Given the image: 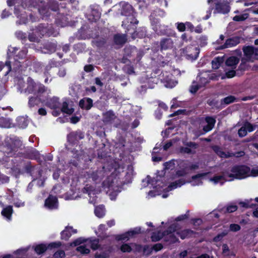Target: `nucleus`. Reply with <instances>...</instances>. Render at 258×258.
<instances>
[{
	"label": "nucleus",
	"mask_w": 258,
	"mask_h": 258,
	"mask_svg": "<svg viewBox=\"0 0 258 258\" xmlns=\"http://www.w3.org/2000/svg\"><path fill=\"white\" fill-rule=\"evenodd\" d=\"M38 83H35L33 80H31L28 83L27 90L29 93H33L35 94L36 90V87Z\"/></svg>",
	"instance_id": "2f4dec72"
},
{
	"label": "nucleus",
	"mask_w": 258,
	"mask_h": 258,
	"mask_svg": "<svg viewBox=\"0 0 258 258\" xmlns=\"http://www.w3.org/2000/svg\"><path fill=\"white\" fill-rule=\"evenodd\" d=\"M45 102V99H41L40 96H31L29 98L28 105L29 108H32L34 107L39 106L40 103L43 104Z\"/></svg>",
	"instance_id": "f3484780"
},
{
	"label": "nucleus",
	"mask_w": 258,
	"mask_h": 258,
	"mask_svg": "<svg viewBox=\"0 0 258 258\" xmlns=\"http://www.w3.org/2000/svg\"><path fill=\"white\" fill-rule=\"evenodd\" d=\"M147 35V31L146 28L140 27L139 29L136 30L135 36L136 38H142L145 37Z\"/></svg>",
	"instance_id": "7c9ffc66"
},
{
	"label": "nucleus",
	"mask_w": 258,
	"mask_h": 258,
	"mask_svg": "<svg viewBox=\"0 0 258 258\" xmlns=\"http://www.w3.org/2000/svg\"><path fill=\"white\" fill-rule=\"evenodd\" d=\"M228 171H225L222 173V175L216 176L210 179V181H213L216 184L219 182L223 184L225 181H229V178L228 176Z\"/></svg>",
	"instance_id": "aec40b11"
},
{
	"label": "nucleus",
	"mask_w": 258,
	"mask_h": 258,
	"mask_svg": "<svg viewBox=\"0 0 258 258\" xmlns=\"http://www.w3.org/2000/svg\"><path fill=\"white\" fill-rule=\"evenodd\" d=\"M165 234V231L163 233L158 232L157 233H154L151 236L152 241H157L160 240L161 239L163 238L164 239V235Z\"/></svg>",
	"instance_id": "c03bdc74"
},
{
	"label": "nucleus",
	"mask_w": 258,
	"mask_h": 258,
	"mask_svg": "<svg viewBox=\"0 0 258 258\" xmlns=\"http://www.w3.org/2000/svg\"><path fill=\"white\" fill-rule=\"evenodd\" d=\"M240 38L238 36H235L227 39L225 42L218 47L217 49L222 50L227 48L235 46L240 43Z\"/></svg>",
	"instance_id": "9b49d317"
},
{
	"label": "nucleus",
	"mask_w": 258,
	"mask_h": 258,
	"mask_svg": "<svg viewBox=\"0 0 258 258\" xmlns=\"http://www.w3.org/2000/svg\"><path fill=\"white\" fill-rule=\"evenodd\" d=\"M201 88L200 85L197 83L196 81H193L192 84L189 87V92L191 94H195Z\"/></svg>",
	"instance_id": "37998d69"
},
{
	"label": "nucleus",
	"mask_w": 258,
	"mask_h": 258,
	"mask_svg": "<svg viewBox=\"0 0 258 258\" xmlns=\"http://www.w3.org/2000/svg\"><path fill=\"white\" fill-rule=\"evenodd\" d=\"M61 111L62 112L71 115L74 111V109L73 108H69L68 103L66 101H64L62 103V107L61 108Z\"/></svg>",
	"instance_id": "c85d7f7f"
},
{
	"label": "nucleus",
	"mask_w": 258,
	"mask_h": 258,
	"mask_svg": "<svg viewBox=\"0 0 258 258\" xmlns=\"http://www.w3.org/2000/svg\"><path fill=\"white\" fill-rule=\"evenodd\" d=\"M10 119L5 117L0 118V127L2 128H11L13 126L12 125Z\"/></svg>",
	"instance_id": "cd10ccee"
},
{
	"label": "nucleus",
	"mask_w": 258,
	"mask_h": 258,
	"mask_svg": "<svg viewBox=\"0 0 258 258\" xmlns=\"http://www.w3.org/2000/svg\"><path fill=\"white\" fill-rule=\"evenodd\" d=\"M245 14L236 15L233 17V20L236 22H240L244 21L246 19V17H245Z\"/></svg>",
	"instance_id": "e2e57ef3"
},
{
	"label": "nucleus",
	"mask_w": 258,
	"mask_h": 258,
	"mask_svg": "<svg viewBox=\"0 0 258 258\" xmlns=\"http://www.w3.org/2000/svg\"><path fill=\"white\" fill-rule=\"evenodd\" d=\"M229 181L234 179H242L250 175V168L245 165L234 166L228 171Z\"/></svg>",
	"instance_id": "f03ea898"
},
{
	"label": "nucleus",
	"mask_w": 258,
	"mask_h": 258,
	"mask_svg": "<svg viewBox=\"0 0 258 258\" xmlns=\"http://www.w3.org/2000/svg\"><path fill=\"white\" fill-rule=\"evenodd\" d=\"M94 191V187L90 185L87 184L83 188V192L88 193L89 195Z\"/></svg>",
	"instance_id": "680f3d73"
},
{
	"label": "nucleus",
	"mask_w": 258,
	"mask_h": 258,
	"mask_svg": "<svg viewBox=\"0 0 258 258\" xmlns=\"http://www.w3.org/2000/svg\"><path fill=\"white\" fill-rule=\"evenodd\" d=\"M186 112L187 111L186 109H179L176 111L174 112V113L170 114L169 115V117H173L175 115H178L180 114H185Z\"/></svg>",
	"instance_id": "0e129e2a"
},
{
	"label": "nucleus",
	"mask_w": 258,
	"mask_h": 258,
	"mask_svg": "<svg viewBox=\"0 0 258 258\" xmlns=\"http://www.w3.org/2000/svg\"><path fill=\"white\" fill-rule=\"evenodd\" d=\"M47 88L44 85L38 83L35 95L40 97L41 94L45 92Z\"/></svg>",
	"instance_id": "ea45409f"
},
{
	"label": "nucleus",
	"mask_w": 258,
	"mask_h": 258,
	"mask_svg": "<svg viewBox=\"0 0 258 258\" xmlns=\"http://www.w3.org/2000/svg\"><path fill=\"white\" fill-rule=\"evenodd\" d=\"M164 169L165 170L170 169L173 170L174 168L175 165L173 161H170L168 162H166L164 163Z\"/></svg>",
	"instance_id": "6e6d98bb"
},
{
	"label": "nucleus",
	"mask_w": 258,
	"mask_h": 258,
	"mask_svg": "<svg viewBox=\"0 0 258 258\" xmlns=\"http://www.w3.org/2000/svg\"><path fill=\"white\" fill-rule=\"evenodd\" d=\"M17 123L20 128L24 129L28 125V121L23 117H19L17 119Z\"/></svg>",
	"instance_id": "c756f323"
},
{
	"label": "nucleus",
	"mask_w": 258,
	"mask_h": 258,
	"mask_svg": "<svg viewBox=\"0 0 258 258\" xmlns=\"http://www.w3.org/2000/svg\"><path fill=\"white\" fill-rule=\"evenodd\" d=\"M185 182L182 179H180L178 181L173 182L168 186V187L167 188V191H168L177 187H180Z\"/></svg>",
	"instance_id": "473e14b6"
},
{
	"label": "nucleus",
	"mask_w": 258,
	"mask_h": 258,
	"mask_svg": "<svg viewBox=\"0 0 258 258\" xmlns=\"http://www.w3.org/2000/svg\"><path fill=\"white\" fill-rule=\"evenodd\" d=\"M83 243H86V245L90 247L93 250H96L99 248L100 245L99 244V240L98 239H85L83 238H79L70 243V246H77Z\"/></svg>",
	"instance_id": "0eeeda50"
},
{
	"label": "nucleus",
	"mask_w": 258,
	"mask_h": 258,
	"mask_svg": "<svg viewBox=\"0 0 258 258\" xmlns=\"http://www.w3.org/2000/svg\"><path fill=\"white\" fill-rule=\"evenodd\" d=\"M120 249L123 252H130L132 250V248L129 245L127 244H124L122 245V246L120 247Z\"/></svg>",
	"instance_id": "338daca9"
},
{
	"label": "nucleus",
	"mask_w": 258,
	"mask_h": 258,
	"mask_svg": "<svg viewBox=\"0 0 258 258\" xmlns=\"http://www.w3.org/2000/svg\"><path fill=\"white\" fill-rule=\"evenodd\" d=\"M180 50L182 56L191 61L197 59L200 52L199 47L194 45H188Z\"/></svg>",
	"instance_id": "20e7f679"
},
{
	"label": "nucleus",
	"mask_w": 258,
	"mask_h": 258,
	"mask_svg": "<svg viewBox=\"0 0 258 258\" xmlns=\"http://www.w3.org/2000/svg\"><path fill=\"white\" fill-rule=\"evenodd\" d=\"M216 0H207V3L210 5L208 10L206 12V15L203 18L204 20H208L210 18L213 10H214V5L213 3ZM217 2L215 3V9L214 14H228L231 9L229 3L226 0H216Z\"/></svg>",
	"instance_id": "f257e3e1"
},
{
	"label": "nucleus",
	"mask_w": 258,
	"mask_h": 258,
	"mask_svg": "<svg viewBox=\"0 0 258 258\" xmlns=\"http://www.w3.org/2000/svg\"><path fill=\"white\" fill-rule=\"evenodd\" d=\"M55 258H63L65 256V252L62 250L56 251L53 255Z\"/></svg>",
	"instance_id": "13d9d810"
},
{
	"label": "nucleus",
	"mask_w": 258,
	"mask_h": 258,
	"mask_svg": "<svg viewBox=\"0 0 258 258\" xmlns=\"http://www.w3.org/2000/svg\"><path fill=\"white\" fill-rule=\"evenodd\" d=\"M105 176V172L104 168L99 170H97L95 172H93L90 177L94 181L99 182Z\"/></svg>",
	"instance_id": "412c9836"
},
{
	"label": "nucleus",
	"mask_w": 258,
	"mask_h": 258,
	"mask_svg": "<svg viewBox=\"0 0 258 258\" xmlns=\"http://www.w3.org/2000/svg\"><path fill=\"white\" fill-rule=\"evenodd\" d=\"M239 59L235 56H231L227 59L225 63L227 66L233 67L238 64Z\"/></svg>",
	"instance_id": "e433bc0d"
},
{
	"label": "nucleus",
	"mask_w": 258,
	"mask_h": 258,
	"mask_svg": "<svg viewBox=\"0 0 258 258\" xmlns=\"http://www.w3.org/2000/svg\"><path fill=\"white\" fill-rule=\"evenodd\" d=\"M13 213V208L11 206H9L4 208L2 211V215L7 218L9 220L11 219V215Z\"/></svg>",
	"instance_id": "bb28decb"
},
{
	"label": "nucleus",
	"mask_w": 258,
	"mask_h": 258,
	"mask_svg": "<svg viewBox=\"0 0 258 258\" xmlns=\"http://www.w3.org/2000/svg\"><path fill=\"white\" fill-rule=\"evenodd\" d=\"M43 104L51 109L59 108L60 105L59 98L55 96L45 99V102Z\"/></svg>",
	"instance_id": "2eb2a0df"
},
{
	"label": "nucleus",
	"mask_w": 258,
	"mask_h": 258,
	"mask_svg": "<svg viewBox=\"0 0 258 258\" xmlns=\"http://www.w3.org/2000/svg\"><path fill=\"white\" fill-rule=\"evenodd\" d=\"M176 230V226L173 224L170 226L168 229L165 231L164 241L169 243H174L178 240V238L175 235Z\"/></svg>",
	"instance_id": "9d476101"
},
{
	"label": "nucleus",
	"mask_w": 258,
	"mask_h": 258,
	"mask_svg": "<svg viewBox=\"0 0 258 258\" xmlns=\"http://www.w3.org/2000/svg\"><path fill=\"white\" fill-rule=\"evenodd\" d=\"M45 206L49 209H56L57 207V200L55 197L49 196L45 202Z\"/></svg>",
	"instance_id": "6ab92c4d"
},
{
	"label": "nucleus",
	"mask_w": 258,
	"mask_h": 258,
	"mask_svg": "<svg viewBox=\"0 0 258 258\" xmlns=\"http://www.w3.org/2000/svg\"><path fill=\"white\" fill-rule=\"evenodd\" d=\"M7 142L8 143V144L6 145L5 147L6 150L5 151L8 154L17 151L22 146V142L18 139H10L7 140Z\"/></svg>",
	"instance_id": "6e6552de"
},
{
	"label": "nucleus",
	"mask_w": 258,
	"mask_h": 258,
	"mask_svg": "<svg viewBox=\"0 0 258 258\" xmlns=\"http://www.w3.org/2000/svg\"><path fill=\"white\" fill-rule=\"evenodd\" d=\"M223 58L220 57H215L212 61V67L213 69H218L223 63Z\"/></svg>",
	"instance_id": "4c0bfd02"
},
{
	"label": "nucleus",
	"mask_w": 258,
	"mask_h": 258,
	"mask_svg": "<svg viewBox=\"0 0 258 258\" xmlns=\"http://www.w3.org/2000/svg\"><path fill=\"white\" fill-rule=\"evenodd\" d=\"M133 12V8L130 5H126L122 8V14L127 17L130 16Z\"/></svg>",
	"instance_id": "58836bf2"
},
{
	"label": "nucleus",
	"mask_w": 258,
	"mask_h": 258,
	"mask_svg": "<svg viewBox=\"0 0 258 258\" xmlns=\"http://www.w3.org/2000/svg\"><path fill=\"white\" fill-rule=\"evenodd\" d=\"M36 30L40 38L43 36L56 37L58 34L52 24L41 23L37 26Z\"/></svg>",
	"instance_id": "7ed1b4c3"
},
{
	"label": "nucleus",
	"mask_w": 258,
	"mask_h": 258,
	"mask_svg": "<svg viewBox=\"0 0 258 258\" xmlns=\"http://www.w3.org/2000/svg\"><path fill=\"white\" fill-rule=\"evenodd\" d=\"M193 233V232L189 229L182 230L180 232H176V234L180 237L181 239L190 237Z\"/></svg>",
	"instance_id": "f704fd0d"
},
{
	"label": "nucleus",
	"mask_w": 258,
	"mask_h": 258,
	"mask_svg": "<svg viewBox=\"0 0 258 258\" xmlns=\"http://www.w3.org/2000/svg\"><path fill=\"white\" fill-rule=\"evenodd\" d=\"M214 78L213 77H210L209 75H207V77H201L199 80V84L202 87H204L206 85L209 83L211 80H213Z\"/></svg>",
	"instance_id": "c9c22d12"
},
{
	"label": "nucleus",
	"mask_w": 258,
	"mask_h": 258,
	"mask_svg": "<svg viewBox=\"0 0 258 258\" xmlns=\"http://www.w3.org/2000/svg\"><path fill=\"white\" fill-rule=\"evenodd\" d=\"M50 10L58 13L59 4L56 1L49 0L45 6L39 9V12L43 16L49 17L50 15Z\"/></svg>",
	"instance_id": "423d86ee"
},
{
	"label": "nucleus",
	"mask_w": 258,
	"mask_h": 258,
	"mask_svg": "<svg viewBox=\"0 0 258 258\" xmlns=\"http://www.w3.org/2000/svg\"><path fill=\"white\" fill-rule=\"evenodd\" d=\"M51 69V67L47 66L43 73V76L45 78H49L51 76L50 70Z\"/></svg>",
	"instance_id": "774afa93"
},
{
	"label": "nucleus",
	"mask_w": 258,
	"mask_h": 258,
	"mask_svg": "<svg viewBox=\"0 0 258 258\" xmlns=\"http://www.w3.org/2000/svg\"><path fill=\"white\" fill-rule=\"evenodd\" d=\"M123 69L129 75L135 73L134 68L132 65H126Z\"/></svg>",
	"instance_id": "603ef678"
},
{
	"label": "nucleus",
	"mask_w": 258,
	"mask_h": 258,
	"mask_svg": "<svg viewBox=\"0 0 258 258\" xmlns=\"http://www.w3.org/2000/svg\"><path fill=\"white\" fill-rule=\"evenodd\" d=\"M130 19L132 20L130 21V24L128 25L125 32L127 34L131 35L133 39H135L136 36L135 35L136 30L137 29L136 25L138 24L139 21L133 16Z\"/></svg>",
	"instance_id": "ddd939ff"
},
{
	"label": "nucleus",
	"mask_w": 258,
	"mask_h": 258,
	"mask_svg": "<svg viewBox=\"0 0 258 258\" xmlns=\"http://www.w3.org/2000/svg\"><path fill=\"white\" fill-rule=\"evenodd\" d=\"M174 42L173 40L168 37L163 38L160 41V50L161 51L171 49L173 48Z\"/></svg>",
	"instance_id": "4468645a"
},
{
	"label": "nucleus",
	"mask_w": 258,
	"mask_h": 258,
	"mask_svg": "<svg viewBox=\"0 0 258 258\" xmlns=\"http://www.w3.org/2000/svg\"><path fill=\"white\" fill-rule=\"evenodd\" d=\"M241 227L237 224H231L229 226V230L232 232H237L240 230Z\"/></svg>",
	"instance_id": "864d4df0"
},
{
	"label": "nucleus",
	"mask_w": 258,
	"mask_h": 258,
	"mask_svg": "<svg viewBox=\"0 0 258 258\" xmlns=\"http://www.w3.org/2000/svg\"><path fill=\"white\" fill-rule=\"evenodd\" d=\"M208 37L205 35L201 36L198 39V41L201 47H204L207 44Z\"/></svg>",
	"instance_id": "09e8293b"
},
{
	"label": "nucleus",
	"mask_w": 258,
	"mask_h": 258,
	"mask_svg": "<svg viewBox=\"0 0 258 258\" xmlns=\"http://www.w3.org/2000/svg\"><path fill=\"white\" fill-rule=\"evenodd\" d=\"M228 234V232L227 231H224L221 233H219V234H218L216 236H215L214 238V241H215V242H218V241H221L223 238L226 235H227Z\"/></svg>",
	"instance_id": "3c124183"
},
{
	"label": "nucleus",
	"mask_w": 258,
	"mask_h": 258,
	"mask_svg": "<svg viewBox=\"0 0 258 258\" xmlns=\"http://www.w3.org/2000/svg\"><path fill=\"white\" fill-rule=\"evenodd\" d=\"M180 152L181 153H186V154H195L196 151L195 150H192L191 149L185 147H181L180 148Z\"/></svg>",
	"instance_id": "8fccbe9b"
},
{
	"label": "nucleus",
	"mask_w": 258,
	"mask_h": 258,
	"mask_svg": "<svg viewBox=\"0 0 258 258\" xmlns=\"http://www.w3.org/2000/svg\"><path fill=\"white\" fill-rule=\"evenodd\" d=\"M86 243L85 244L80 245L76 248V250L82 254H87L90 253V250L87 247Z\"/></svg>",
	"instance_id": "79ce46f5"
},
{
	"label": "nucleus",
	"mask_w": 258,
	"mask_h": 258,
	"mask_svg": "<svg viewBox=\"0 0 258 258\" xmlns=\"http://www.w3.org/2000/svg\"><path fill=\"white\" fill-rule=\"evenodd\" d=\"M239 129H253L252 125L248 121H243L242 126Z\"/></svg>",
	"instance_id": "052dcab7"
},
{
	"label": "nucleus",
	"mask_w": 258,
	"mask_h": 258,
	"mask_svg": "<svg viewBox=\"0 0 258 258\" xmlns=\"http://www.w3.org/2000/svg\"><path fill=\"white\" fill-rule=\"evenodd\" d=\"M95 215L99 217H102L105 214V209L103 206H99L95 208Z\"/></svg>",
	"instance_id": "a18cd8bd"
},
{
	"label": "nucleus",
	"mask_w": 258,
	"mask_h": 258,
	"mask_svg": "<svg viewBox=\"0 0 258 258\" xmlns=\"http://www.w3.org/2000/svg\"><path fill=\"white\" fill-rule=\"evenodd\" d=\"M140 233H141V228L136 227L123 234L117 235L116 239L118 240H127L130 237H133L135 235L139 234Z\"/></svg>",
	"instance_id": "dca6fc26"
},
{
	"label": "nucleus",
	"mask_w": 258,
	"mask_h": 258,
	"mask_svg": "<svg viewBox=\"0 0 258 258\" xmlns=\"http://www.w3.org/2000/svg\"><path fill=\"white\" fill-rule=\"evenodd\" d=\"M101 13L98 9H93L91 11L92 21L96 22L101 17Z\"/></svg>",
	"instance_id": "72a5a7b5"
},
{
	"label": "nucleus",
	"mask_w": 258,
	"mask_h": 258,
	"mask_svg": "<svg viewBox=\"0 0 258 258\" xmlns=\"http://www.w3.org/2000/svg\"><path fill=\"white\" fill-rule=\"evenodd\" d=\"M72 233H77L76 230H73L72 227H66V229L61 232L62 239L67 240L71 237Z\"/></svg>",
	"instance_id": "b1692460"
},
{
	"label": "nucleus",
	"mask_w": 258,
	"mask_h": 258,
	"mask_svg": "<svg viewBox=\"0 0 258 258\" xmlns=\"http://www.w3.org/2000/svg\"><path fill=\"white\" fill-rule=\"evenodd\" d=\"M212 149L221 158H227L235 156L236 157H242L244 155V153L243 151L238 152L236 153L227 152L225 153L222 151V149L218 146H214L212 147Z\"/></svg>",
	"instance_id": "1a4fd4ad"
},
{
	"label": "nucleus",
	"mask_w": 258,
	"mask_h": 258,
	"mask_svg": "<svg viewBox=\"0 0 258 258\" xmlns=\"http://www.w3.org/2000/svg\"><path fill=\"white\" fill-rule=\"evenodd\" d=\"M243 51L244 56L247 59L249 60L253 55V46H246L243 47Z\"/></svg>",
	"instance_id": "393cba45"
},
{
	"label": "nucleus",
	"mask_w": 258,
	"mask_h": 258,
	"mask_svg": "<svg viewBox=\"0 0 258 258\" xmlns=\"http://www.w3.org/2000/svg\"><path fill=\"white\" fill-rule=\"evenodd\" d=\"M28 39L30 41L33 42H38L39 38L36 36V34H35L33 33H30L28 35Z\"/></svg>",
	"instance_id": "4d7b16f0"
},
{
	"label": "nucleus",
	"mask_w": 258,
	"mask_h": 258,
	"mask_svg": "<svg viewBox=\"0 0 258 258\" xmlns=\"http://www.w3.org/2000/svg\"><path fill=\"white\" fill-rule=\"evenodd\" d=\"M236 100L235 96L232 95H229L227 97H225L221 100V103L222 104H225L226 105L234 102Z\"/></svg>",
	"instance_id": "a19ab883"
},
{
	"label": "nucleus",
	"mask_w": 258,
	"mask_h": 258,
	"mask_svg": "<svg viewBox=\"0 0 258 258\" xmlns=\"http://www.w3.org/2000/svg\"><path fill=\"white\" fill-rule=\"evenodd\" d=\"M82 99L80 100L79 105L83 109L90 110L93 106V100L90 98Z\"/></svg>",
	"instance_id": "a211bd4d"
},
{
	"label": "nucleus",
	"mask_w": 258,
	"mask_h": 258,
	"mask_svg": "<svg viewBox=\"0 0 258 258\" xmlns=\"http://www.w3.org/2000/svg\"><path fill=\"white\" fill-rule=\"evenodd\" d=\"M237 209V206L234 205H229L227 207L225 212L229 213H232L233 212L236 211Z\"/></svg>",
	"instance_id": "bf43d9fd"
},
{
	"label": "nucleus",
	"mask_w": 258,
	"mask_h": 258,
	"mask_svg": "<svg viewBox=\"0 0 258 258\" xmlns=\"http://www.w3.org/2000/svg\"><path fill=\"white\" fill-rule=\"evenodd\" d=\"M16 35L17 37L21 40H26L27 36L26 34L22 31H18L16 33Z\"/></svg>",
	"instance_id": "69168bd1"
},
{
	"label": "nucleus",
	"mask_w": 258,
	"mask_h": 258,
	"mask_svg": "<svg viewBox=\"0 0 258 258\" xmlns=\"http://www.w3.org/2000/svg\"><path fill=\"white\" fill-rule=\"evenodd\" d=\"M102 121L105 125H112L115 128H118L121 124V120L112 110L102 113Z\"/></svg>",
	"instance_id": "39448f33"
},
{
	"label": "nucleus",
	"mask_w": 258,
	"mask_h": 258,
	"mask_svg": "<svg viewBox=\"0 0 258 258\" xmlns=\"http://www.w3.org/2000/svg\"><path fill=\"white\" fill-rule=\"evenodd\" d=\"M57 44L55 42H47L44 44V49L49 53L54 52L56 49Z\"/></svg>",
	"instance_id": "a878e982"
},
{
	"label": "nucleus",
	"mask_w": 258,
	"mask_h": 258,
	"mask_svg": "<svg viewBox=\"0 0 258 258\" xmlns=\"http://www.w3.org/2000/svg\"><path fill=\"white\" fill-rule=\"evenodd\" d=\"M126 40L125 34H116L113 36V42L116 45H122L126 42Z\"/></svg>",
	"instance_id": "5701e85b"
},
{
	"label": "nucleus",
	"mask_w": 258,
	"mask_h": 258,
	"mask_svg": "<svg viewBox=\"0 0 258 258\" xmlns=\"http://www.w3.org/2000/svg\"><path fill=\"white\" fill-rule=\"evenodd\" d=\"M177 25V29L179 32H184L186 29V23H183L182 22H178L176 23Z\"/></svg>",
	"instance_id": "5fc2aeb1"
},
{
	"label": "nucleus",
	"mask_w": 258,
	"mask_h": 258,
	"mask_svg": "<svg viewBox=\"0 0 258 258\" xmlns=\"http://www.w3.org/2000/svg\"><path fill=\"white\" fill-rule=\"evenodd\" d=\"M250 201L245 200L244 202H241L239 203V205L241 207L247 209V208H253L255 205L250 203Z\"/></svg>",
	"instance_id": "de8ad7c7"
},
{
	"label": "nucleus",
	"mask_w": 258,
	"mask_h": 258,
	"mask_svg": "<svg viewBox=\"0 0 258 258\" xmlns=\"http://www.w3.org/2000/svg\"><path fill=\"white\" fill-rule=\"evenodd\" d=\"M46 249V246L44 244H41L36 246L35 248V251L37 254H41L45 251Z\"/></svg>",
	"instance_id": "49530a36"
},
{
	"label": "nucleus",
	"mask_w": 258,
	"mask_h": 258,
	"mask_svg": "<svg viewBox=\"0 0 258 258\" xmlns=\"http://www.w3.org/2000/svg\"><path fill=\"white\" fill-rule=\"evenodd\" d=\"M199 120L200 124L207 123L206 125L203 126V129H213L216 123L215 118L210 116L200 117Z\"/></svg>",
	"instance_id": "f8f14e48"
},
{
	"label": "nucleus",
	"mask_w": 258,
	"mask_h": 258,
	"mask_svg": "<svg viewBox=\"0 0 258 258\" xmlns=\"http://www.w3.org/2000/svg\"><path fill=\"white\" fill-rule=\"evenodd\" d=\"M68 18L64 14L57 13V18L55 20L56 25L61 27H64L68 24Z\"/></svg>",
	"instance_id": "4be33fe9"
}]
</instances>
